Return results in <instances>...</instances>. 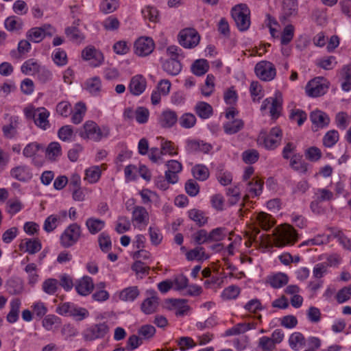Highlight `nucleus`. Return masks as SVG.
I'll use <instances>...</instances> for the list:
<instances>
[{
    "label": "nucleus",
    "mask_w": 351,
    "mask_h": 351,
    "mask_svg": "<svg viewBox=\"0 0 351 351\" xmlns=\"http://www.w3.org/2000/svg\"><path fill=\"white\" fill-rule=\"evenodd\" d=\"M86 112V107L85 104L82 102H78L75 104L74 112L71 117V121L74 124L80 123Z\"/></svg>",
    "instance_id": "38"
},
{
    "label": "nucleus",
    "mask_w": 351,
    "mask_h": 351,
    "mask_svg": "<svg viewBox=\"0 0 351 351\" xmlns=\"http://www.w3.org/2000/svg\"><path fill=\"white\" fill-rule=\"evenodd\" d=\"M101 170L99 166H94L86 170L85 180L90 183L97 182L101 176Z\"/></svg>",
    "instance_id": "53"
},
{
    "label": "nucleus",
    "mask_w": 351,
    "mask_h": 351,
    "mask_svg": "<svg viewBox=\"0 0 351 351\" xmlns=\"http://www.w3.org/2000/svg\"><path fill=\"white\" fill-rule=\"evenodd\" d=\"M244 127V122L242 119H235L223 124L224 132L227 134H234L241 131Z\"/></svg>",
    "instance_id": "26"
},
{
    "label": "nucleus",
    "mask_w": 351,
    "mask_h": 351,
    "mask_svg": "<svg viewBox=\"0 0 351 351\" xmlns=\"http://www.w3.org/2000/svg\"><path fill=\"white\" fill-rule=\"evenodd\" d=\"M300 154H294L290 159V167L300 173L305 174L308 171V165L302 159Z\"/></svg>",
    "instance_id": "27"
},
{
    "label": "nucleus",
    "mask_w": 351,
    "mask_h": 351,
    "mask_svg": "<svg viewBox=\"0 0 351 351\" xmlns=\"http://www.w3.org/2000/svg\"><path fill=\"white\" fill-rule=\"evenodd\" d=\"M56 30L50 24H44L40 27H35L29 29L26 33L27 38L32 42L38 43L45 37H51Z\"/></svg>",
    "instance_id": "6"
},
{
    "label": "nucleus",
    "mask_w": 351,
    "mask_h": 351,
    "mask_svg": "<svg viewBox=\"0 0 351 351\" xmlns=\"http://www.w3.org/2000/svg\"><path fill=\"white\" fill-rule=\"evenodd\" d=\"M310 118L312 123L319 128L328 125L330 122L328 115L320 110L312 112L310 114Z\"/></svg>",
    "instance_id": "29"
},
{
    "label": "nucleus",
    "mask_w": 351,
    "mask_h": 351,
    "mask_svg": "<svg viewBox=\"0 0 351 351\" xmlns=\"http://www.w3.org/2000/svg\"><path fill=\"white\" fill-rule=\"evenodd\" d=\"M186 256L189 261H203L209 258V256L205 253L204 249L202 247H196L195 248L189 250L186 253Z\"/></svg>",
    "instance_id": "40"
},
{
    "label": "nucleus",
    "mask_w": 351,
    "mask_h": 351,
    "mask_svg": "<svg viewBox=\"0 0 351 351\" xmlns=\"http://www.w3.org/2000/svg\"><path fill=\"white\" fill-rule=\"evenodd\" d=\"M179 43L186 48L195 47L199 42L200 36L197 32L193 28H187L182 30L179 34Z\"/></svg>",
    "instance_id": "11"
},
{
    "label": "nucleus",
    "mask_w": 351,
    "mask_h": 351,
    "mask_svg": "<svg viewBox=\"0 0 351 351\" xmlns=\"http://www.w3.org/2000/svg\"><path fill=\"white\" fill-rule=\"evenodd\" d=\"M83 58L86 60H90L93 66L100 65L104 60L103 54L97 51L94 47H86L82 53Z\"/></svg>",
    "instance_id": "16"
},
{
    "label": "nucleus",
    "mask_w": 351,
    "mask_h": 351,
    "mask_svg": "<svg viewBox=\"0 0 351 351\" xmlns=\"http://www.w3.org/2000/svg\"><path fill=\"white\" fill-rule=\"evenodd\" d=\"M192 173L195 179L201 181L206 180L209 176L208 169L203 165H197L193 167Z\"/></svg>",
    "instance_id": "45"
},
{
    "label": "nucleus",
    "mask_w": 351,
    "mask_h": 351,
    "mask_svg": "<svg viewBox=\"0 0 351 351\" xmlns=\"http://www.w3.org/2000/svg\"><path fill=\"white\" fill-rule=\"evenodd\" d=\"M110 332V327L106 322L99 323L92 325L85 329L82 332L85 341H94L97 339L104 338Z\"/></svg>",
    "instance_id": "8"
},
{
    "label": "nucleus",
    "mask_w": 351,
    "mask_h": 351,
    "mask_svg": "<svg viewBox=\"0 0 351 351\" xmlns=\"http://www.w3.org/2000/svg\"><path fill=\"white\" fill-rule=\"evenodd\" d=\"M282 130L277 127L272 128L269 134L261 132L258 136L259 143H263L267 149H275L280 143L282 138Z\"/></svg>",
    "instance_id": "4"
},
{
    "label": "nucleus",
    "mask_w": 351,
    "mask_h": 351,
    "mask_svg": "<svg viewBox=\"0 0 351 351\" xmlns=\"http://www.w3.org/2000/svg\"><path fill=\"white\" fill-rule=\"evenodd\" d=\"M78 132L79 136L84 139L98 142L102 138L107 137L109 135L110 129L106 126L100 128L95 122L87 121Z\"/></svg>",
    "instance_id": "1"
},
{
    "label": "nucleus",
    "mask_w": 351,
    "mask_h": 351,
    "mask_svg": "<svg viewBox=\"0 0 351 351\" xmlns=\"http://www.w3.org/2000/svg\"><path fill=\"white\" fill-rule=\"evenodd\" d=\"M155 327L150 324L143 325L138 330V335L140 338H142V341L143 339L149 340L152 339L155 335Z\"/></svg>",
    "instance_id": "49"
},
{
    "label": "nucleus",
    "mask_w": 351,
    "mask_h": 351,
    "mask_svg": "<svg viewBox=\"0 0 351 351\" xmlns=\"http://www.w3.org/2000/svg\"><path fill=\"white\" fill-rule=\"evenodd\" d=\"M98 242L99 247L103 252H106L111 249L112 243L110 237L107 233L102 232L99 236Z\"/></svg>",
    "instance_id": "62"
},
{
    "label": "nucleus",
    "mask_w": 351,
    "mask_h": 351,
    "mask_svg": "<svg viewBox=\"0 0 351 351\" xmlns=\"http://www.w3.org/2000/svg\"><path fill=\"white\" fill-rule=\"evenodd\" d=\"M209 69V64L206 60L199 59L194 62L191 66L193 74L197 76L204 75Z\"/></svg>",
    "instance_id": "37"
},
{
    "label": "nucleus",
    "mask_w": 351,
    "mask_h": 351,
    "mask_svg": "<svg viewBox=\"0 0 351 351\" xmlns=\"http://www.w3.org/2000/svg\"><path fill=\"white\" fill-rule=\"evenodd\" d=\"M56 311L60 315L72 317L76 321H82L89 315L87 309L77 306L71 302H64L59 304Z\"/></svg>",
    "instance_id": "3"
},
{
    "label": "nucleus",
    "mask_w": 351,
    "mask_h": 351,
    "mask_svg": "<svg viewBox=\"0 0 351 351\" xmlns=\"http://www.w3.org/2000/svg\"><path fill=\"white\" fill-rule=\"evenodd\" d=\"M40 66L34 59L26 60L21 66V72L25 75H33L37 73Z\"/></svg>",
    "instance_id": "41"
},
{
    "label": "nucleus",
    "mask_w": 351,
    "mask_h": 351,
    "mask_svg": "<svg viewBox=\"0 0 351 351\" xmlns=\"http://www.w3.org/2000/svg\"><path fill=\"white\" fill-rule=\"evenodd\" d=\"M214 81L215 77L211 74H208L206 77L205 84L201 88L203 95L208 97L213 93L215 88Z\"/></svg>",
    "instance_id": "57"
},
{
    "label": "nucleus",
    "mask_w": 351,
    "mask_h": 351,
    "mask_svg": "<svg viewBox=\"0 0 351 351\" xmlns=\"http://www.w3.org/2000/svg\"><path fill=\"white\" fill-rule=\"evenodd\" d=\"M8 291L12 295L20 293L23 290L22 281L19 278H10L7 281Z\"/></svg>",
    "instance_id": "50"
},
{
    "label": "nucleus",
    "mask_w": 351,
    "mask_h": 351,
    "mask_svg": "<svg viewBox=\"0 0 351 351\" xmlns=\"http://www.w3.org/2000/svg\"><path fill=\"white\" fill-rule=\"evenodd\" d=\"M21 304V300L19 298H14L10 302V311L6 317L9 323L12 324L18 320Z\"/></svg>",
    "instance_id": "33"
},
{
    "label": "nucleus",
    "mask_w": 351,
    "mask_h": 351,
    "mask_svg": "<svg viewBox=\"0 0 351 351\" xmlns=\"http://www.w3.org/2000/svg\"><path fill=\"white\" fill-rule=\"evenodd\" d=\"M65 34L71 40L74 42L80 41L84 38L82 34L76 27H69L66 28Z\"/></svg>",
    "instance_id": "64"
},
{
    "label": "nucleus",
    "mask_w": 351,
    "mask_h": 351,
    "mask_svg": "<svg viewBox=\"0 0 351 351\" xmlns=\"http://www.w3.org/2000/svg\"><path fill=\"white\" fill-rule=\"evenodd\" d=\"M289 343L292 350L298 351L305 345V338L301 332H295L289 337Z\"/></svg>",
    "instance_id": "35"
},
{
    "label": "nucleus",
    "mask_w": 351,
    "mask_h": 351,
    "mask_svg": "<svg viewBox=\"0 0 351 351\" xmlns=\"http://www.w3.org/2000/svg\"><path fill=\"white\" fill-rule=\"evenodd\" d=\"M82 234L80 226L74 223L69 225L60 237V242L63 247H70L75 244Z\"/></svg>",
    "instance_id": "5"
},
{
    "label": "nucleus",
    "mask_w": 351,
    "mask_h": 351,
    "mask_svg": "<svg viewBox=\"0 0 351 351\" xmlns=\"http://www.w3.org/2000/svg\"><path fill=\"white\" fill-rule=\"evenodd\" d=\"M58 137L63 141H70L73 136V130L71 125L61 127L58 132Z\"/></svg>",
    "instance_id": "61"
},
{
    "label": "nucleus",
    "mask_w": 351,
    "mask_h": 351,
    "mask_svg": "<svg viewBox=\"0 0 351 351\" xmlns=\"http://www.w3.org/2000/svg\"><path fill=\"white\" fill-rule=\"evenodd\" d=\"M139 295L137 287H130L123 289L120 293V298L123 301L133 302Z\"/></svg>",
    "instance_id": "42"
},
{
    "label": "nucleus",
    "mask_w": 351,
    "mask_h": 351,
    "mask_svg": "<svg viewBox=\"0 0 351 351\" xmlns=\"http://www.w3.org/2000/svg\"><path fill=\"white\" fill-rule=\"evenodd\" d=\"M51 57L53 62L58 66H63L68 62L66 52L60 48L54 50Z\"/></svg>",
    "instance_id": "44"
},
{
    "label": "nucleus",
    "mask_w": 351,
    "mask_h": 351,
    "mask_svg": "<svg viewBox=\"0 0 351 351\" xmlns=\"http://www.w3.org/2000/svg\"><path fill=\"white\" fill-rule=\"evenodd\" d=\"M247 191L252 197L258 196L263 190V181L258 178H254L247 184Z\"/></svg>",
    "instance_id": "31"
},
{
    "label": "nucleus",
    "mask_w": 351,
    "mask_h": 351,
    "mask_svg": "<svg viewBox=\"0 0 351 351\" xmlns=\"http://www.w3.org/2000/svg\"><path fill=\"white\" fill-rule=\"evenodd\" d=\"M341 88L344 91L351 90V64L346 65L341 71Z\"/></svg>",
    "instance_id": "39"
},
{
    "label": "nucleus",
    "mask_w": 351,
    "mask_h": 351,
    "mask_svg": "<svg viewBox=\"0 0 351 351\" xmlns=\"http://www.w3.org/2000/svg\"><path fill=\"white\" fill-rule=\"evenodd\" d=\"M43 291L49 295H53L58 289V281L55 278L46 279L42 285Z\"/></svg>",
    "instance_id": "48"
},
{
    "label": "nucleus",
    "mask_w": 351,
    "mask_h": 351,
    "mask_svg": "<svg viewBox=\"0 0 351 351\" xmlns=\"http://www.w3.org/2000/svg\"><path fill=\"white\" fill-rule=\"evenodd\" d=\"M49 112L45 108L37 109L36 110V117L34 119V123L43 130H47L49 128L48 117Z\"/></svg>",
    "instance_id": "21"
},
{
    "label": "nucleus",
    "mask_w": 351,
    "mask_h": 351,
    "mask_svg": "<svg viewBox=\"0 0 351 351\" xmlns=\"http://www.w3.org/2000/svg\"><path fill=\"white\" fill-rule=\"evenodd\" d=\"M36 265L34 263H29L25 267V271L28 274V283L32 287L38 280L39 276L36 273Z\"/></svg>",
    "instance_id": "54"
},
{
    "label": "nucleus",
    "mask_w": 351,
    "mask_h": 351,
    "mask_svg": "<svg viewBox=\"0 0 351 351\" xmlns=\"http://www.w3.org/2000/svg\"><path fill=\"white\" fill-rule=\"evenodd\" d=\"M43 147L36 142H32L27 144L23 151V154L26 158H32L37 155L38 152Z\"/></svg>",
    "instance_id": "56"
},
{
    "label": "nucleus",
    "mask_w": 351,
    "mask_h": 351,
    "mask_svg": "<svg viewBox=\"0 0 351 351\" xmlns=\"http://www.w3.org/2000/svg\"><path fill=\"white\" fill-rule=\"evenodd\" d=\"M211 148L210 144L197 140H188L186 146V151L189 153L202 152L206 154Z\"/></svg>",
    "instance_id": "18"
},
{
    "label": "nucleus",
    "mask_w": 351,
    "mask_h": 351,
    "mask_svg": "<svg viewBox=\"0 0 351 351\" xmlns=\"http://www.w3.org/2000/svg\"><path fill=\"white\" fill-rule=\"evenodd\" d=\"M94 288L93 279L89 276H84L79 280L75 285V289L81 295H88Z\"/></svg>",
    "instance_id": "20"
},
{
    "label": "nucleus",
    "mask_w": 351,
    "mask_h": 351,
    "mask_svg": "<svg viewBox=\"0 0 351 351\" xmlns=\"http://www.w3.org/2000/svg\"><path fill=\"white\" fill-rule=\"evenodd\" d=\"M294 36V27L292 25H287L284 28L280 42L282 45H288L293 39Z\"/></svg>",
    "instance_id": "58"
},
{
    "label": "nucleus",
    "mask_w": 351,
    "mask_h": 351,
    "mask_svg": "<svg viewBox=\"0 0 351 351\" xmlns=\"http://www.w3.org/2000/svg\"><path fill=\"white\" fill-rule=\"evenodd\" d=\"M297 239L298 234L293 226L285 224L279 230L278 234L275 239V245L280 247L286 245L293 244Z\"/></svg>",
    "instance_id": "7"
},
{
    "label": "nucleus",
    "mask_w": 351,
    "mask_h": 351,
    "mask_svg": "<svg viewBox=\"0 0 351 351\" xmlns=\"http://www.w3.org/2000/svg\"><path fill=\"white\" fill-rule=\"evenodd\" d=\"M178 121L177 113L169 109L164 110L158 117V123L162 128H171Z\"/></svg>",
    "instance_id": "15"
},
{
    "label": "nucleus",
    "mask_w": 351,
    "mask_h": 351,
    "mask_svg": "<svg viewBox=\"0 0 351 351\" xmlns=\"http://www.w3.org/2000/svg\"><path fill=\"white\" fill-rule=\"evenodd\" d=\"M61 154V146L58 142L49 143L46 149V157L51 160H55L56 158Z\"/></svg>",
    "instance_id": "43"
},
{
    "label": "nucleus",
    "mask_w": 351,
    "mask_h": 351,
    "mask_svg": "<svg viewBox=\"0 0 351 351\" xmlns=\"http://www.w3.org/2000/svg\"><path fill=\"white\" fill-rule=\"evenodd\" d=\"M298 13L297 0H284L283 1V18L286 19Z\"/></svg>",
    "instance_id": "36"
},
{
    "label": "nucleus",
    "mask_w": 351,
    "mask_h": 351,
    "mask_svg": "<svg viewBox=\"0 0 351 351\" xmlns=\"http://www.w3.org/2000/svg\"><path fill=\"white\" fill-rule=\"evenodd\" d=\"M189 218L195 221L199 226H202L207 223V217L204 213L198 209L193 208L189 211Z\"/></svg>",
    "instance_id": "46"
},
{
    "label": "nucleus",
    "mask_w": 351,
    "mask_h": 351,
    "mask_svg": "<svg viewBox=\"0 0 351 351\" xmlns=\"http://www.w3.org/2000/svg\"><path fill=\"white\" fill-rule=\"evenodd\" d=\"M258 347L261 348L262 351H273L276 348V344L271 338L264 336L259 339Z\"/></svg>",
    "instance_id": "63"
},
{
    "label": "nucleus",
    "mask_w": 351,
    "mask_h": 351,
    "mask_svg": "<svg viewBox=\"0 0 351 351\" xmlns=\"http://www.w3.org/2000/svg\"><path fill=\"white\" fill-rule=\"evenodd\" d=\"M11 176L20 181L27 182L32 178L30 169L26 165H19L12 168L10 171Z\"/></svg>",
    "instance_id": "17"
},
{
    "label": "nucleus",
    "mask_w": 351,
    "mask_h": 351,
    "mask_svg": "<svg viewBox=\"0 0 351 351\" xmlns=\"http://www.w3.org/2000/svg\"><path fill=\"white\" fill-rule=\"evenodd\" d=\"M19 247L21 250L25 247V252L34 254L41 250L42 245L38 239H25L19 245Z\"/></svg>",
    "instance_id": "22"
},
{
    "label": "nucleus",
    "mask_w": 351,
    "mask_h": 351,
    "mask_svg": "<svg viewBox=\"0 0 351 351\" xmlns=\"http://www.w3.org/2000/svg\"><path fill=\"white\" fill-rule=\"evenodd\" d=\"M17 119L14 118L13 120L12 118L10 123L3 125L2 128L4 136L9 138L14 137L16 134V128H17Z\"/></svg>",
    "instance_id": "59"
},
{
    "label": "nucleus",
    "mask_w": 351,
    "mask_h": 351,
    "mask_svg": "<svg viewBox=\"0 0 351 351\" xmlns=\"http://www.w3.org/2000/svg\"><path fill=\"white\" fill-rule=\"evenodd\" d=\"M254 71L257 77L263 81H271L276 74L274 65L268 61H261L257 63Z\"/></svg>",
    "instance_id": "9"
},
{
    "label": "nucleus",
    "mask_w": 351,
    "mask_h": 351,
    "mask_svg": "<svg viewBox=\"0 0 351 351\" xmlns=\"http://www.w3.org/2000/svg\"><path fill=\"white\" fill-rule=\"evenodd\" d=\"M179 123L184 128H191L196 123V117L192 113H184L180 117Z\"/></svg>",
    "instance_id": "52"
},
{
    "label": "nucleus",
    "mask_w": 351,
    "mask_h": 351,
    "mask_svg": "<svg viewBox=\"0 0 351 351\" xmlns=\"http://www.w3.org/2000/svg\"><path fill=\"white\" fill-rule=\"evenodd\" d=\"M282 94L280 92L277 91L275 93V97L272 99L269 108V113L273 119H276L279 117L280 110H282Z\"/></svg>",
    "instance_id": "23"
},
{
    "label": "nucleus",
    "mask_w": 351,
    "mask_h": 351,
    "mask_svg": "<svg viewBox=\"0 0 351 351\" xmlns=\"http://www.w3.org/2000/svg\"><path fill=\"white\" fill-rule=\"evenodd\" d=\"M187 300L185 299H168L166 303H169L172 306L177 308L176 316H183L189 311L190 307L186 304Z\"/></svg>",
    "instance_id": "25"
},
{
    "label": "nucleus",
    "mask_w": 351,
    "mask_h": 351,
    "mask_svg": "<svg viewBox=\"0 0 351 351\" xmlns=\"http://www.w3.org/2000/svg\"><path fill=\"white\" fill-rule=\"evenodd\" d=\"M195 113L202 119H208L213 114L212 106L204 101H199L195 106Z\"/></svg>",
    "instance_id": "30"
},
{
    "label": "nucleus",
    "mask_w": 351,
    "mask_h": 351,
    "mask_svg": "<svg viewBox=\"0 0 351 351\" xmlns=\"http://www.w3.org/2000/svg\"><path fill=\"white\" fill-rule=\"evenodd\" d=\"M162 68L169 75H177L182 70L180 60L175 58L167 59L162 62Z\"/></svg>",
    "instance_id": "19"
},
{
    "label": "nucleus",
    "mask_w": 351,
    "mask_h": 351,
    "mask_svg": "<svg viewBox=\"0 0 351 351\" xmlns=\"http://www.w3.org/2000/svg\"><path fill=\"white\" fill-rule=\"evenodd\" d=\"M132 221L137 224L147 225L149 222V214L143 206H136L132 212Z\"/></svg>",
    "instance_id": "24"
},
{
    "label": "nucleus",
    "mask_w": 351,
    "mask_h": 351,
    "mask_svg": "<svg viewBox=\"0 0 351 351\" xmlns=\"http://www.w3.org/2000/svg\"><path fill=\"white\" fill-rule=\"evenodd\" d=\"M268 282L274 289H279L286 285L289 282V278L284 273H277L268 277Z\"/></svg>",
    "instance_id": "28"
},
{
    "label": "nucleus",
    "mask_w": 351,
    "mask_h": 351,
    "mask_svg": "<svg viewBox=\"0 0 351 351\" xmlns=\"http://www.w3.org/2000/svg\"><path fill=\"white\" fill-rule=\"evenodd\" d=\"M4 24L5 28L10 32L21 29L23 26L21 19L16 16L8 17L5 19Z\"/></svg>",
    "instance_id": "47"
},
{
    "label": "nucleus",
    "mask_w": 351,
    "mask_h": 351,
    "mask_svg": "<svg viewBox=\"0 0 351 351\" xmlns=\"http://www.w3.org/2000/svg\"><path fill=\"white\" fill-rule=\"evenodd\" d=\"M289 117L291 120L296 121L298 125L300 126L306 120L307 114L302 110L295 109L291 110Z\"/></svg>",
    "instance_id": "60"
},
{
    "label": "nucleus",
    "mask_w": 351,
    "mask_h": 351,
    "mask_svg": "<svg viewBox=\"0 0 351 351\" xmlns=\"http://www.w3.org/2000/svg\"><path fill=\"white\" fill-rule=\"evenodd\" d=\"M232 16L241 32L246 31L250 25V10L247 5L241 3L235 5L231 10Z\"/></svg>",
    "instance_id": "2"
},
{
    "label": "nucleus",
    "mask_w": 351,
    "mask_h": 351,
    "mask_svg": "<svg viewBox=\"0 0 351 351\" xmlns=\"http://www.w3.org/2000/svg\"><path fill=\"white\" fill-rule=\"evenodd\" d=\"M241 292V289L237 285H230L223 289L221 298L223 300L236 299Z\"/></svg>",
    "instance_id": "55"
},
{
    "label": "nucleus",
    "mask_w": 351,
    "mask_h": 351,
    "mask_svg": "<svg viewBox=\"0 0 351 351\" xmlns=\"http://www.w3.org/2000/svg\"><path fill=\"white\" fill-rule=\"evenodd\" d=\"M339 135L337 130H332L326 132L323 138V144L325 147H332L339 141Z\"/></svg>",
    "instance_id": "51"
},
{
    "label": "nucleus",
    "mask_w": 351,
    "mask_h": 351,
    "mask_svg": "<svg viewBox=\"0 0 351 351\" xmlns=\"http://www.w3.org/2000/svg\"><path fill=\"white\" fill-rule=\"evenodd\" d=\"M147 82L141 75H136L132 77L129 84V90L133 95H140L145 90Z\"/></svg>",
    "instance_id": "14"
},
{
    "label": "nucleus",
    "mask_w": 351,
    "mask_h": 351,
    "mask_svg": "<svg viewBox=\"0 0 351 351\" xmlns=\"http://www.w3.org/2000/svg\"><path fill=\"white\" fill-rule=\"evenodd\" d=\"M146 295L147 298L141 305V310L145 315L153 314L156 312L159 306V298L154 289L147 290Z\"/></svg>",
    "instance_id": "10"
},
{
    "label": "nucleus",
    "mask_w": 351,
    "mask_h": 351,
    "mask_svg": "<svg viewBox=\"0 0 351 351\" xmlns=\"http://www.w3.org/2000/svg\"><path fill=\"white\" fill-rule=\"evenodd\" d=\"M328 88V86L322 83L319 79H314L306 84V92L309 97H317L324 95Z\"/></svg>",
    "instance_id": "13"
},
{
    "label": "nucleus",
    "mask_w": 351,
    "mask_h": 351,
    "mask_svg": "<svg viewBox=\"0 0 351 351\" xmlns=\"http://www.w3.org/2000/svg\"><path fill=\"white\" fill-rule=\"evenodd\" d=\"M86 226L90 234H95L104 228L105 221L95 217H90L86 221Z\"/></svg>",
    "instance_id": "32"
},
{
    "label": "nucleus",
    "mask_w": 351,
    "mask_h": 351,
    "mask_svg": "<svg viewBox=\"0 0 351 351\" xmlns=\"http://www.w3.org/2000/svg\"><path fill=\"white\" fill-rule=\"evenodd\" d=\"M155 44L150 37H140L134 43V53L138 56H147L154 49Z\"/></svg>",
    "instance_id": "12"
},
{
    "label": "nucleus",
    "mask_w": 351,
    "mask_h": 351,
    "mask_svg": "<svg viewBox=\"0 0 351 351\" xmlns=\"http://www.w3.org/2000/svg\"><path fill=\"white\" fill-rule=\"evenodd\" d=\"M86 89L93 95H97L101 90V82L99 77H93L86 80Z\"/></svg>",
    "instance_id": "34"
}]
</instances>
